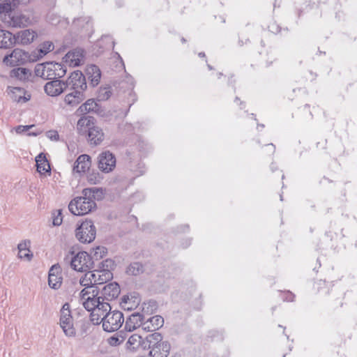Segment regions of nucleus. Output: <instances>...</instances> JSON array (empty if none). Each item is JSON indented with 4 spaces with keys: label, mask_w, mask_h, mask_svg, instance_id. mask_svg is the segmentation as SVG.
<instances>
[{
    "label": "nucleus",
    "mask_w": 357,
    "mask_h": 357,
    "mask_svg": "<svg viewBox=\"0 0 357 357\" xmlns=\"http://www.w3.org/2000/svg\"><path fill=\"white\" fill-rule=\"evenodd\" d=\"M69 84L72 85L71 91L63 98V102L70 107H75L86 98L84 91L87 86L84 76L79 71L73 73L69 77Z\"/></svg>",
    "instance_id": "obj_1"
},
{
    "label": "nucleus",
    "mask_w": 357,
    "mask_h": 357,
    "mask_svg": "<svg viewBox=\"0 0 357 357\" xmlns=\"http://www.w3.org/2000/svg\"><path fill=\"white\" fill-rule=\"evenodd\" d=\"M95 188H86L82 190V196L77 197L68 205L70 211L75 215H86L96 208V203L91 197Z\"/></svg>",
    "instance_id": "obj_2"
},
{
    "label": "nucleus",
    "mask_w": 357,
    "mask_h": 357,
    "mask_svg": "<svg viewBox=\"0 0 357 357\" xmlns=\"http://www.w3.org/2000/svg\"><path fill=\"white\" fill-rule=\"evenodd\" d=\"M59 325L66 336L68 337L76 336L77 330L74 325V320L68 303H65L61 309Z\"/></svg>",
    "instance_id": "obj_3"
},
{
    "label": "nucleus",
    "mask_w": 357,
    "mask_h": 357,
    "mask_svg": "<svg viewBox=\"0 0 357 357\" xmlns=\"http://www.w3.org/2000/svg\"><path fill=\"white\" fill-rule=\"evenodd\" d=\"M29 60V54L24 50L15 48L10 54L4 56L2 63L8 67H15L23 65Z\"/></svg>",
    "instance_id": "obj_4"
},
{
    "label": "nucleus",
    "mask_w": 357,
    "mask_h": 357,
    "mask_svg": "<svg viewBox=\"0 0 357 357\" xmlns=\"http://www.w3.org/2000/svg\"><path fill=\"white\" fill-rule=\"evenodd\" d=\"M96 227L91 220H85L76 229V237L82 243H91L96 238Z\"/></svg>",
    "instance_id": "obj_5"
},
{
    "label": "nucleus",
    "mask_w": 357,
    "mask_h": 357,
    "mask_svg": "<svg viewBox=\"0 0 357 357\" xmlns=\"http://www.w3.org/2000/svg\"><path fill=\"white\" fill-rule=\"evenodd\" d=\"M3 21L10 27H24L32 24L33 21L29 15L22 13L4 14Z\"/></svg>",
    "instance_id": "obj_6"
},
{
    "label": "nucleus",
    "mask_w": 357,
    "mask_h": 357,
    "mask_svg": "<svg viewBox=\"0 0 357 357\" xmlns=\"http://www.w3.org/2000/svg\"><path fill=\"white\" fill-rule=\"evenodd\" d=\"M123 323V314L119 311H109L102 322V328L107 332L116 331Z\"/></svg>",
    "instance_id": "obj_7"
},
{
    "label": "nucleus",
    "mask_w": 357,
    "mask_h": 357,
    "mask_svg": "<svg viewBox=\"0 0 357 357\" xmlns=\"http://www.w3.org/2000/svg\"><path fill=\"white\" fill-rule=\"evenodd\" d=\"M70 264L74 270L84 272L92 268L93 261L91 256L86 252H79L73 257Z\"/></svg>",
    "instance_id": "obj_8"
},
{
    "label": "nucleus",
    "mask_w": 357,
    "mask_h": 357,
    "mask_svg": "<svg viewBox=\"0 0 357 357\" xmlns=\"http://www.w3.org/2000/svg\"><path fill=\"white\" fill-rule=\"evenodd\" d=\"M98 168L105 173L112 172L116 166L114 155L108 151L101 153L98 158Z\"/></svg>",
    "instance_id": "obj_9"
},
{
    "label": "nucleus",
    "mask_w": 357,
    "mask_h": 357,
    "mask_svg": "<svg viewBox=\"0 0 357 357\" xmlns=\"http://www.w3.org/2000/svg\"><path fill=\"white\" fill-rule=\"evenodd\" d=\"M67 84L58 79L48 82L44 86L45 93L52 97H56L61 94L66 89Z\"/></svg>",
    "instance_id": "obj_10"
},
{
    "label": "nucleus",
    "mask_w": 357,
    "mask_h": 357,
    "mask_svg": "<svg viewBox=\"0 0 357 357\" xmlns=\"http://www.w3.org/2000/svg\"><path fill=\"white\" fill-rule=\"evenodd\" d=\"M63 281L61 268L58 264L53 265L48 275V284L50 288L58 289L61 287Z\"/></svg>",
    "instance_id": "obj_11"
},
{
    "label": "nucleus",
    "mask_w": 357,
    "mask_h": 357,
    "mask_svg": "<svg viewBox=\"0 0 357 357\" xmlns=\"http://www.w3.org/2000/svg\"><path fill=\"white\" fill-rule=\"evenodd\" d=\"M111 310V307L108 303H100V305H98V307L95 308L91 311L90 318L91 322L98 325L102 322L105 320V317L107 315V312Z\"/></svg>",
    "instance_id": "obj_12"
},
{
    "label": "nucleus",
    "mask_w": 357,
    "mask_h": 357,
    "mask_svg": "<svg viewBox=\"0 0 357 357\" xmlns=\"http://www.w3.org/2000/svg\"><path fill=\"white\" fill-rule=\"evenodd\" d=\"M7 92L10 99L14 102L24 103L31 98V95L21 87L8 86Z\"/></svg>",
    "instance_id": "obj_13"
},
{
    "label": "nucleus",
    "mask_w": 357,
    "mask_h": 357,
    "mask_svg": "<svg viewBox=\"0 0 357 357\" xmlns=\"http://www.w3.org/2000/svg\"><path fill=\"white\" fill-rule=\"evenodd\" d=\"M15 38V45H29L31 43L34 39L37 37L36 31L31 29H24L18 31L16 34H13Z\"/></svg>",
    "instance_id": "obj_14"
},
{
    "label": "nucleus",
    "mask_w": 357,
    "mask_h": 357,
    "mask_svg": "<svg viewBox=\"0 0 357 357\" xmlns=\"http://www.w3.org/2000/svg\"><path fill=\"white\" fill-rule=\"evenodd\" d=\"M83 58L82 50L75 49L68 52L63 58V61L69 66H77L80 65Z\"/></svg>",
    "instance_id": "obj_15"
},
{
    "label": "nucleus",
    "mask_w": 357,
    "mask_h": 357,
    "mask_svg": "<svg viewBox=\"0 0 357 357\" xmlns=\"http://www.w3.org/2000/svg\"><path fill=\"white\" fill-rule=\"evenodd\" d=\"M141 302V298L137 294H130L123 296L121 306L124 310L131 311L136 309Z\"/></svg>",
    "instance_id": "obj_16"
},
{
    "label": "nucleus",
    "mask_w": 357,
    "mask_h": 357,
    "mask_svg": "<svg viewBox=\"0 0 357 357\" xmlns=\"http://www.w3.org/2000/svg\"><path fill=\"white\" fill-rule=\"evenodd\" d=\"M34 71L36 76L45 79H54L53 62L37 64Z\"/></svg>",
    "instance_id": "obj_17"
},
{
    "label": "nucleus",
    "mask_w": 357,
    "mask_h": 357,
    "mask_svg": "<svg viewBox=\"0 0 357 357\" xmlns=\"http://www.w3.org/2000/svg\"><path fill=\"white\" fill-rule=\"evenodd\" d=\"M91 161L89 155L83 154L79 155L76 160L73 171L78 174L87 172L91 167Z\"/></svg>",
    "instance_id": "obj_18"
},
{
    "label": "nucleus",
    "mask_w": 357,
    "mask_h": 357,
    "mask_svg": "<svg viewBox=\"0 0 357 357\" xmlns=\"http://www.w3.org/2000/svg\"><path fill=\"white\" fill-rule=\"evenodd\" d=\"M144 317L140 313H133L126 320L125 328L127 331L131 332L142 326L143 328V322Z\"/></svg>",
    "instance_id": "obj_19"
},
{
    "label": "nucleus",
    "mask_w": 357,
    "mask_h": 357,
    "mask_svg": "<svg viewBox=\"0 0 357 357\" xmlns=\"http://www.w3.org/2000/svg\"><path fill=\"white\" fill-rule=\"evenodd\" d=\"M164 319L161 316L155 315L149 317L143 322V330L147 332L155 331L163 326Z\"/></svg>",
    "instance_id": "obj_20"
},
{
    "label": "nucleus",
    "mask_w": 357,
    "mask_h": 357,
    "mask_svg": "<svg viewBox=\"0 0 357 357\" xmlns=\"http://www.w3.org/2000/svg\"><path fill=\"white\" fill-rule=\"evenodd\" d=\"M13 34L4 29H0V49H10L15 45V40Z\"/></svg>",
    "instance_id": "obj_21"
},
{
    "label": "nucleus",
    "mask_w": 357,
    "mask_h": 357,
    "mask_svg": "<svg viewBox=\"0 0 357 357\" xmlns=\"http://www.w3.org/2000/svg\"><path fill=\"white\" fill-rule=\"evenodd\" d=\"M144 339L138 334H132L126 343V349L130 352H135L143 345Z\"/></svg>",
    "instance_id": "obj_22"
},
{
    "label": "nucleus",
    "mask_w": 357,
    "mask_h": 357,
    "mask_svg": "<svg viewBox=\"0 0 357 357\" xmlns=\"http://www.w3.org/2000/svg\"><path fill=\"white\" fill-rule=\"evenodd\" d=\"M89 272L93 277V282L95 285L105 283L110 280L113 277L112 272H102L98 268Z\"/></svg>",
    "instance_id": "obj_23"
},
{
    "label": "nucleus",
    "mask_w": 357,
    "mask_h": 357,
    "mask_svg": "<svg viewBox=\"0 0 357 357\" xmlns=\"http://www.w3.org/2000/svg\"><path fill=\"white\" fill-rule=\"evenodd\" d=\"M102 294L107 300H113L119 295L120 287L116 282H111L103 287Z\"/></svg>",
    "instance_id": "obj_24"
},
{
    "label": "nucleus",
    "mask_w": 357,
    "mask_h": 357,
    "mask_svg": "<svg viewBox=\"0 0 357 357\" xmlns=\"http://www.w3.org/2000/svg\"><path fill=\"white\" fill-rule=\"evenodd\" d=\"M170 348L169 343L164 341L162 343H159L158 347L153 348L152 351H149V356L151 357H167L169 354Z\"/></svg>",
    "instance_id": "obj_25"
},
{
    "label": "nucleus",
    "mask_w": 357,
    "mask_h": 357,
    "mask_svg": "<svg viewBox=\"0 0 357 357\" xmlns=\"http://www.w3.org/2000/svg\"><path fill=\"white\" fill-rule=\"evenodd\" d=\"M88 137L91 144L98 145L103 140L104 133L100 128L93 124L89 130Z\"/></svg>",
    "instance_id": "obj_26"
},
{
    "label": "nucleus",
    "mask_w": 357,
    "mask_h": 357,
    "mask_svg": "<svg viewBox=\"0 0 357 357\" xmlns=\"http://www.w3.org/2000/svg\"><path fill=\"white\" fill-rule=\"evenodd\" d=\"M100 109L99 105L94 99H89L79 107L77 112L81 114H86L90 112L98 114Z\"/></svg>",
    "instance_id": "obj_27"
},
{
    "label": "nucleus",
    "mask_w": 357,
    "mask_h": 357,
    "mask_svg": "<svg viewBox=\"0 0 357 357\" xmlns=\"http://www.w3.org/2000/svg\"><path fill=\"white\" fill-rule=\"evenodd\" d=\"M86 75L93 86H97L100 80L101 73L99 68L95 65H90L86 69Z\"/></svg>",
    "instance_id": "obj_28"
},
{
    "label": "nucleus",
    "mask_w": 357,
    "mask_h": 357,
    "mask_svg": "<svg viewBox=\"0 0 357 357\" xmlns=\"http://www.w3.org/2000/svg\"><path fill=\"white\" fill-rule=\"evenodd\" d=\"M30 241H24L19 243L18 248V257L21 259L30 261L33 258V253L30 250Z\"/></svg>",
    "instance_id": "obj_29"
},
{
    "label": "nucleus",
    "mask_w": 357,
    "mask_h": 357,
    "mask_svg": "<svg viewBox=\"0 0 357 357\" xmlns=\"http://www.w3.org/2000/svg\"><path fill=\"white\" fill-rule=\"evenodd\" d=\"M37 171L40 174H45L50 172V166L45 157L43 153L39 154L36 158Z\"/></svg>",
    "instance_id": "obj_30"
},
{
    "label": "nucleus",
    "mask_w": 357,
    "mask_h": 357,
    "mask_svg": "<svg viewBox=\"0 0 357 357\" xmlns=\"http://www.w3.org/2000/svg\"><path fill=\"white\" fill-rule=\"evenodd\" d=\"M31 71L25 68H17L10 72V76L20 81H26L31 76Z\"/></svg>",
    "instance_id": "obj_31"
},
{
    "label": "nucleus",
    "mask_w": 357,
    "mask_h": 357,
    "mask_svg": "<svg viewBox=\"0 0 357 357\" xmlns=\"http://www.w3.org/2000/svg\"><path fill=\"white\" fill-rule=\"evenodd\" d=\"M93 125V118L90 116H83L80 118L77 123V130L79 133L84 134L86 130Z\"/></svg>",
    "instance_id": "obj_32"
},
{
    "label": "nucleus",
    "mask_w": 357,
    "mask_h": 357,
    "mask_svg": "<svg viewBox=\"0 0 357 357\" xmlns=\"http://www.w3.org/2000/svg\"><path fill=\"white\" fill-rule=\"evenodd\" d=\"M100 297H87L82 303L86 310L91 312L98 307V305H100V303H105L103 300L100 301Z\"/></svg>",
    "instance_id": "obj_33"
},
{
    "label": "nucleus",
    "mask_w": 357,
    "mask_h": 357,
    "mask_svg": "<svg viewBox=\"0 0 357 357\" xmlns=\"http://www.w3.org/2000/svg\"><path fill=\"white\" fill-rule=\"evenodd\" d=\"M146 341L149 344V348L150 351H152V349L155 347H158L159 343H162L164 341L162 340V337L159 333H154L149 335L146 337Z\"/></svg>",
    "instance_id": "obj_34"
},
{
    "label": "nucleus",
    "mask_w": 357,
    "mask_h": 357,
    "mask_svg": "<svg viewBox=\"0 0 357 357\" xmlns=\"http://www.w3.org/2000/svg\"><path fill=\"white\" fill-rule=\"evenodd\" d=\"M112 95V90L110 86L100 87L98 92L97 98L99 101H105L108 100Z\"/></svg>",
    "instance_id": "obj_35"
},
{
    "label": "nucleus",
    "mask_w": 357,
    "mask_h": 357,
    "mask_svg": "<svg viewBox=\"0 0 357 357\" xmlns=\"http://www.w3.org/2000/svg\"><path fill=\"white\" fill-rule=\"evenodd\" d=\"M114 266V261L111 259H107L99 263L98 268L102 272H112Z\"/></svg>",
    "instance_id": "obj_36"
},
{
    "label": "nucleus",
    "mask_w": 357,
    "mask_h": 357,
    "mask_svg": "<svg viewBox=\"0 0 357 357\" xmlns=\"http://www.w3.org/2000/svg\"><path fill=\"white\" fill-rule=\"evenodd\" d=\"M98 291L95 287L84 288L80 292V300L83 301L87 297H97Z\"/></svg>",
    "instance_id": "obj_37"
},
{
    "label": "nucleus",
    "mask_w": 357,
    "mask_h": 357,
    "mask_svg": "<svg viewBox=\"0 0 357 357\" xmlns=\"http://www.w3.org/2000/svg\"><path fill=\"white\" fill-rule=\"evenodd\" d=\"M66 70L62 64L53 62V76L54 79L61 78L66 75Z\"/></svg>",
    "instance_id": "obj_38"
},
{
    "label": "nucleus",
    "mask_w": 357,
    "mask_h": 357,
    "mask_svg": "<svg viewBox=\"0 0 357 357\" xmlns=\"http://www.w3.org/2000/svg\"><path fill=\"white\" fill-rule=\"evenodd\" d=\"M54 50V45L52 42L45 41L40 44L38 52L40 53L39 56H43L47 53L52 52Z\"/></svg>",
    "instance_id": "obj_39"
},
{
    "label": "nucleus",
    "mask_w": 357,
    "mask_h": 357,
    "mask_svg": "<svg viewBox=\"0 0 357 357\" xmlns=\"http://www.w3.org/2000/svg\"><path fill=\"white\" fill-rule=\"evenodd\" d=\"M107 253V249L103 246H98L93 250L92 255L93 258L96 260H100L106 256Z\"/></svg>",
    "instance_id": "obj_40"
},
{
    "label": "nucleus",
    "mask_w": 357,
    "mask_h": 357,
    "mask_svg": "<svg viewBox=\"0 0 357 357\" xmlns=\"http://www.w3.org/2000/svg\"><path fill=\"white\" fill-rule=\"evenodd\" d=\"M79 283L82 286L85 287V288H91V287L95 286L93 282V277L89 271L85 273L80 279Z\"/></svg>",
    "instance_id": "obj_41"
},
{
    "label": "nucleus",
    "mask_w": 357,
    "mask_h": 357,
    "mask_svg": "<svg viewBox=\"0 0 357 357\" xmlns=\"http://www.w3.org/2000/svg\"><path fill=\"white\" fill-rule=\"evenodd\" d=\"M142 265L139 263H133L130 264L127 268V273L129 275H137L142 272Z\"/></svg>",
    "instance_id": "obj_42"
},
{
    "label": "nucleus",
    "mask_w": 357,
    "mask_h": 357,
    "mask_svg": "<svg viewBox=\"0 0 357 357\" xmlns=\"http://www.w3.org/2000/svg\"><path fill=\"white\" fill-rule=\"evenodd\" d=\"M62 222H63V218L61 215V211L57 210L56 212L53 213L52 223L54 226H59L61 225Z\"/></svg>",
    "instance_id": "obj_43"
},
{
    "label": "nucleus",
    "mask_w": 357,
    "mask_h": 357,
    "mask_svg": "<svg viewBox=\"0 0 357 357\" xmlns=\"http://www.w3.org/2000/svg\"><path fill=\"white\" fill-rule=\"evenodd\" d=\"M108 344L112 347L120 345L123 342V337L112 336L107 340Z\"/></svg>",
    "instance_id": "obj_44"
},
{
    "label": "nucleus",
    "mask_w": 357,
    "mask_h": 357,
    "mask_svg": "<svg viewBox=\"0 0 357 357\" xmlns=\"http://www.w3.org/2000/svg\"><path fill=\"white\" fill-rule=\"evenodd\" d=\"M87 181L91 184H96V183H99L100 181V177L99 176V174L98 172L90 173L87 176Z\"/></svg>",
    "instance_id": "obj_45"
},
{
    "label": "nucleus",
    "mask_w": 357,
    "mask_h": 357,
    "mask_svg": "<svg viewBox=\"0 0 357 357\" xmlns=\"http://www.w3.org/2000/svg\"><path fill=\"white\" fill-rule=\"evenodd\" d=\"M10 9V5L8 3H0V14L6 13L5 14L11 13L8 12Z\"/></svg>",
    "instance_id": "obj_46"
},
{
    "label": "nucleus",
    "mask_w": 357,
    "mask_h": 357,
    "mask_svg": "<svg viewBox=\"0 0 357 357\" xmlns=\"http://www.w3.org/2000/svg\"><path fill=\"white\" fill-rule=\"evenodd\" d=\"M33 126H18L15 128V131L17 133H22L24 132H26L29 130L31 128H32Z\"/></svg>",
    "instance_id": "obj_47"
},
{
    "label": "nucleus",
    "mask_w": 357,
    "mask_h": 357,
    "mask_svg": "<svg viewBox=\"0 0 357 357\" xmlns=\"http://www.w3.org/2000/svg\"><path fill=\"white\" fill-rule=\"evenodd\" d=\"M47 136L49 138H50L51 139H54V140H58L59 139V135L55 131H50L47 133Z\"/></svg>",
    "instance_id": "obj_48"
},
{
    "label": "nucleus",
    "mask_w": 357,
    "mask_h": 357,
    "mask_svg": "<svg viewBox=\"0 0 357 357\" xmlns=\"http://www.w3.org/2000/svg\"><path fill=\"white\" fill-rule=\"evenodd\" d=\"M199 55H200L201 56H204V54H199Z\"/></svg>",
    "instance_id": "obj_49"
}]
</instances>
